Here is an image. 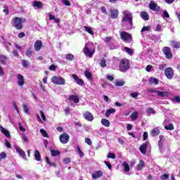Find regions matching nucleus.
Segmentation results:
<instances>
[{"label":"nucleus","instance_id":"31","mask_svg":"<svg viewBox=\"0 0 180 180\" xmlns=\"http://www.w3.org/2000/svg\"><path fill=\"white\" fill-rule=\"evenodd\" d=\"M146 113L148 116H151V115H155V110L153 108H148L146 109Z\"/></svg>","mask_w":180,"mask_h":180},{"label":"nucleus","instance_id":"20","mask_svg":"<svg viewBox=\"0 0 180 180\" xmlns=\"http://www.w3.org/2000/svg\"><path fill=\"white\" fill-rule=\"evenodd\" d=\"M103 176V172L101 170L96 171L94 174L91 175L93 179H98V178H101V176Z\"/></svg>","mask_w":180,"mask_h":180},{"label":"nucleus","instance_id":"44","mask_svg":"<svg viewBox=\"0 0 180 180\" xmlns=\"http://www.w3.org/2000/svg\"><path fill=\"white\" fill-rule=\"evenodd\" d=\"M22 65L24 68H27L29 67V62L26 60H22Z\"/></svg>","mask_w":180,"mask_h":180},{"label":"nucleus","instance_id":"56","mask_svg":"<svg viewBox=\"0 0 180 180\" xmlns=\"http://www.w3.org/2000/svg\"><path fill=\"white\" fill-rule=\"evenodd\" d=\"M22 140L24 143H29V139H27V136H26V134H22Z\"/></svg>","mask_w":180,"mask_h":180},{"label":"nucleus","instance_id":"55","mask_svg":"<svg viewBox=\"0 0 180 180\" xmlns=\"http://www.w3.org/2000/svg\"><path fill=\"white\" fill-rule=\"evenodd\" d=\"M39 113L44 122H46L47 120V118H46V115H44V112H43L41 110H39Z\"/></svg>","mask_w":180,"mask_h":180},{"label":"nucleus","instance_id":"57","mask_svg":"<svg viewBox=\"0 0 180 180\" xmlns=\"http://www.w3.org/2000/svg\"><path fill=\"white\" fill-rule=\"evenodd\" d=\"M116 86H123L124 85V82L119 81L115 83Z\"/></svg>","mask_w":180,"mask_h":180},{"label":"nucleus","instance_id":"60","mask_svg":"<svg viewBox=\"0 0 180 180\" xmlns=\"http://www.w3.org/2000/svg\"><path fill=\"white\" fill-rule=\"evenodd\" d=\"M168 178H169V174H165L161 176V179L162 180L168 179Z\"/></svg>","mask_w":180,"mask_h":180},{"label":"nucleus","instance_id":"61","mask_svg":"<svg viewBox=\"0 0 180 180\" xmlns=\"http://www.w3.org/2000/svg\"><path fill=\"white\" fill-rule=\"evenodd\" d=\"M64 164H70L71 162V158H66L63 160Z\"/></svg>","mask_w":180,"mask_h":180},{"label":"nucleus","instance_id":"49","mask_svg":"<svg viewBox=\"0 0 180 180\" xmlns=\"http://www.w3.org/2000/svg\"><path fill=\"white\" fill-rule=\"evenodd\" d=\"M62 2L63 5H65V6H71V2L68 0H62Z\"/></svg>","mask_w":180,"mask_h":180},{"label":"nucleus","instance_id":"45","mask_svg":"<svg viewBox=\"0 0 180 180\" xmlns=\"http://www.w3.org/2000/svg\"><path fill=\"white\" fill-rule=\"evenodd\" d=\"M22 108H23V110H24L25 113H27V115H29V113H30L29 112V107H27V105L23 104Z\"/></svg>","mask_w":180,"mask_h":180},{"label":"nucleus","instance_id":"5","mask_svg":"<svg viewBox=\"0 0 180 180\" xmlns=\"http://www.w3.org/2000/svg\"><path fill=\"white\" fill-rule=\"evenodd\" d=\"M162 51L165 56V57L167 59V60H172V51H171V48H169V46H164L162 49Z\"/></svg>","mask_w":180,"mask_h":180},{"label":"nucleus","instance_id":"27","mask_svg":"<svg viewBox=\"0 0 180 180\" xmlns=\"http://www.w3.org/2000/svg\"><path fill=\"white\" fill-rule=\"evenodd\" d=\"M141 17L143 20H148L150 19V16L148 15V13L146 11L141 12Z\"/></svg>","mask_w":180,"mask_h":180},{"label":"nucleus","instance_id":"59","mask_svg":"<svg viewBox=\"0 0 180 180\" xmlns=\"http://www.w3.org/2000/svg\"><path fill=\"white\" fill-rule=\"evenodd\" d=\"M19 129L20 131H26V128L22 127V123L19 122L18 123Z\"/></svg>","mask_w":180,"mask_h":180},{"label":"nucleus","instance_id":"13","mask_svg":"<svg viewBox=\"0 0 180 180\" xmlns=\"http://www.w3.org/2000/svg\"><path fill=\"white\" fill-rule=\"evenodd\" d=\"M72 77L76 81L77 85H80V86H84V80L82 79H79L78 76L75 74L72 75Z\"/></svg>","mask_w":180,"mask_h":180},{"label":"nucleus","instance_id":"48","mask_svg":"<svg viewBox=\"0 0 180 180\" xmlns=\"http://www.w3.org/2000/svg\"><path fill=\"white\" fill-rule=\"evenodd\" d=\"M162 16L163 19L165 18L167 19H168L169 18V14L168 13L167 11H163V15Z\"/></svg>","mask_w":180,"mask_h":180},{"label":"nucleus","instance_id":"7","mask_svg":"<svg viewBox=\"0 0 180 180\" xmlns=\"http://www.w3.org/2000/svg\"><path fill=\"white\" fill-rule=\"evenodd\" d=\"M83 53L86 57H89V58H92L94 53H95V50L91 51V49L88 46V44H86L84 48L83 49Z\"/></svg>","mask_w":180,"mask_h":180},{"label":"nucleus","instance_id":"10","mask_svg":"<svg viewBox=\"0 0 180 180\" xmlns=\"http://www.w3.org/2000/svg\"><path fill=\"white\" fill-rule=\"evenodd\" d=\"M165 75L168 79H172V78H174V70L172 68H165Z\"/></svg>","mask_w":180,"mask_h":180},{"label":"nucleus","instance_id":"58","mask_svg":"<svg viewBox=\"0 0 180 180\" xmlns=\"http://www.w3.org/2000/svg\"><path fill=\"white\" fill-rule=\"evenodd\" d=\"M4 158H6V153L3 152L0 153V161L1 160H4Z\"/></svg>","mask_w":180,"mask_h":180},{"label":"nucleus","instance_id":"40","mask_svg":"<svg viewBox=\"0 0 180 180\" xmlns=\"http://www.w3.org/2000/svg\"><path fill=\"white\" fill-rule=\"evenodd\" d=\"M165 130L172 131L174 129V124H169V125H166V126H165Z\"/></svg>","mask_w":180,"mask_h":180},{"label":"nucleus","instance_id":"35","mask_svg":"<svg viewBox=\"0 0 180 180\" xmlns=\"http://www.w3.org/2000/svg\"><path fill=\"white\" fill-rule=\"evenodd\" d=\"M84 30L85 32H87L89 34H91V36H94V31L92 30V27H88V26H84Z\"/></svg>","mask_w":180,"mask_h":180},{"label":"nucleus","instance_id":"51","mask_svg":"<svg viewBox=\"0 0 180 180\" xmlns=\"http://www.w3.org/2000/svg\"><path fill=\"white\" fill-rule=\"evenodd\" d=\"M107 157L108 158H112V160H115L116 158V155H115V153H109Z\"/></svg>","mask_w":180,"mask_h":180},{"label":"nucleus","instance_id":"43","mask_svg":"<svg viewBox=\"0 0 180 180\" xmlns=\"http://www.w3.org/2000/svg\"><path fill=\"white\" fill-rule=\"evenodd\" d=\"M100 65H101V67H102L103 68H105V67H106V59H105V58H103V59L100 61Z\"/></svg>","mask_w":180,"mask_h":180},{"label":"nucleus","instance_id":"62","mask_svg":"<svg viewBox=\"0 0 180 180\" xmlns=\"http://www.w3.org/2000/svg\"><path fill=\"white\" fill-rule=\"evenodd\" d=\"M104 164H105L109 169H112V165L109 162L104 161Z\"/></svg>","mask_w":180,"mask_h":180},{"label":"nucleus","instance_id":"32","mask_svg":"<svg viewBox=\"0 0 180 180\" xmlns=\"http://www.w3.org/2000/svg\"><path fill=\"white\" fill-rule=\"evenodd\" d=\"M45 161L48 165H50V167H57V165L55 162H50V158L49 157L45 158Z\"/></svg>","mask_w":180,"mask_h":180},{"label":"nucleus","instance_id":"14","mask_svg":"<svg viewBox=\"0 0 180 180\" xmlns=\"http://www.w3.org/2000/svg\"><path fill=\"white\" fill-rule=\"evenodd\" d=\"M15 151H16V153L20 154V157H22V158H23V160H26V153H25V150H22V148H20V147L16 146Z\"/></svg>","mask_w":180,"mask_h":180},{"label":"nucleus","instance_id":"16","mask_svg":"<svg viewBox=\"0 0 180 180\" xmlns=\"http://www.w3.org/2000/svg\"><path fill=\"white\" fill-rule=\"evenodd\" d=\"M35 51H40L43 47V43L40 40H37L34 44Z\"/></svg>","mask_w":180,"mask_h":180},{"label":"nucleus","instance_id":"21","mask_svg":"<svg viewBox=\"0 0 180 180\" xmlns=\"http://www.w3.org/2000/svg\"><path fill=\"white\" fill-rule=\"evenodd\" d=\"M158 96H160V98H164L165 96H169L171 95V93L169 91H157Z\"/></svg>","mask_w":180,"mask_h":180},{"label":"nucleus","instance_id":"17","mask_svg":"<svg viewBox=\"0 0 180 180\" xmlns=\"http://www.w3.org/2000/svg\"><path fill=\"white\" fill-rule=\"evenodd\" d=\"M110 18L111 19H116L119 16V10L117 9H110Z\"/></svg>","mask_w":180,"mask_h":180},{"label":"nucleus","instance_id":"24","mask_svg":"<svg viewBox=\"0 0 180 180\" xmlns=\"http://www.w3.org/2000/svg\"><path fill=\"white\" fill-rule=\"evenodd\" d=\"M160 134V129L158 127H155L150 131V134L152 137H157V136Z\"/></svg>","mask_w":180,"mask_h":180},{"label":"nucleus","instance_id":"38","mask_svg":"<svg viewBox=\"0 0 180 180\" xmlns=\"http://www.w3.org/2000/svg\"><path fill=\"white\" fill-rule=\"evenodd\" d=\"M65 58L66 60H68V61H72L75 58V57L72 53H68L65 56Z\"/></svg>","mask_w":180,"mask_h":180},{"label":"nucleus","instance_id":"28","mask_svg":"<svg viewBox=\"0 0 180 180\" xmlns=\"http://www.w3.org/2000/svg\"><path fill=\"white\" fill-rule=\"evenodd\" d=\"M101 124L105 126V127H109V126H110V122L107 119L103 118L101 119Z\"/></svg>","mask_w":180,"mask_h":180},{"label":"nucleus","instance_id":"3","mask_svg":"<svg viewBox=\"0 0 180 180\" xmlns=\"http://www.w3.org/2000/svg\"><path fill=\"white\" fill-rule=\"evenodd\" d=\"M51 82L55 85H65V79L61 76H53L51 77Z\"/></svg>","mask_w":180,"mask_h":180},{"label":"nucleus","instance_id":"8","mask_svg":"<svg viewBox=\"0 0 180 180\" xmlns=\"http://www.w3.org/2000/svg\"><path fill=\"white\" fill-rule=\"evenodd\" d=\"M59 140L62 144H67L70 141V135L65 132L60 135Z\"/></svg>","mask_w":180,"mask_h":180},{"label":"nucleus","instance_id":"19","mask_svg":"<svg viewBox=\"0 0 180 180\" xmlns=\"http://www.w3.org/2000/svg\"><path fill=\"white\" fill-rule=\"evenodd\" d=\"M18 84L19 86L25 85V77L22 75H18Z\"/></svg>","mask_w":180,"mask_h":180},{"label":"nucleus","instance_id":"37","mask_svg":"<svg viewBox=\"0 0 180 180\" xmlns=\"http://www.w3.org/2000/svg\"><path fill=\"white\" fill-rule=\"evenodd\" d=\"M137 117H139V112L134 111L131 115V119L132 120H137Z\"/></svg>","mask_w":180,"mask_h":180},{"label":"nucleus","instance_id":"9","mask_svg":"<svg viewBox=\"0 0 180 180\" xmlns=\"http://www.w3.org/2000/svg\"><path fill=\"white\" fill-rule=\"evenodd\" d=\"M148 146H150V141H146L139 147V151L141 153V154H143V155H146L147 154V148L148 147Z\"/></svg>","mask_w":180,"mask_h":180},{"label":"nucleus","instance_id":"64","mask_svg":"<svg viewBox=\"0 0 180 180\" xmlns=\"http://www.w3.org/2000/svg\"><path fill=\"white\" fill-rule=\"evenodd\" d=\"M131 96L132 97V98H134L135 99H137V96H139V94H137V93H131Z\"/></svg>","mask_w":180,"mask_h":180},{"label":"nucleus","instance_id":"22","mask_svg":"<svg viewBox=\"0 0 180 180\" xmlns=\"http://www.w3.org/2000/svg\"><path fill=\"white\" fill-rule=\"evenodd\" d=\"M84 76L86 77V78L87 79H89V81H90V82H92V81H94V77H93L92 73H91V72H89L88 70H85Z\"/></svg>","mask_w":180,"mask_h":180},{"label":"nucleus","instance_id":"41","mask_svg":"<svg viewBox=\"0 0 180 180\" xmlns=\"http://www.w3.org/2000/svg\"><path fill=\"white\" fill-rule=\"evenodd\" d=\"M151 29V26L148 25L146 27H143L141 30V32L143 33L144 32H150V30Z\"/></svg>","mask_w":180,"mask_h":180},{"label":"nucleus","instance_id":"34","mask_svg":"<svg viewBox=\"0 0 180 180\" xmlns=\"http://www.w3.org/2000/svg\"><path fill=\"white\" fill-rule=\"evenodd\" d=\"M51 154L52 157H57L58 155H60V150H56L54 149H51Z\"/></svg>","mask_w":180,"mask_h":180},{"label":"nucleus","instance_id":"36","mask_svg":"<svg viewBox=\"0 0 180 180\" xmlns=\"http://www.w3.org/2000/svg\"><path fill=\"white\" fill-rule=\"evenodd\" d=\"M122 165L124 167V171H125V172H129V171H130V166H129V163H127V162H124L122 163Z\"/></svg>","mask_w":180,"mask_h":180},{"label":"nucleus","instance_id":"39","mask_svg":"<svg viewBox=\"0 0 180 180\" xmlns=\"http://www.w3.org/2000/svg\"><path fill=\"white\" fill-rule=\"evenodd\" d=\"M124 50L129 54V56H133V49L129 48V47H124Z\"/></svg>","mask_w":180,"mask_h":180},{"label":"nucleus","instance_id":"46","mask_svg":"<svg viewBox=\"0 0 180 180\" xmlns=\"http://www.w3.org/2000/svg\"><path fill=\"white\" fill-rule=\"evenodd\" d=\"M84 141L88 146H92V141L89 137H86Z\"/></svg>","mask_w":180,"mask_h":180},{"label":"nucleus","instance_id":"47","mask_svg":"<svg viewBox=\"0 0 180 180\" xmlns=\"http://www.w3.org/2000/svg\"><path fill=\"white\" fill-rule=\"evenodd\" d=\"M150 82H152L153 84H155V85H158L159 84L158 79L155 78H150Z\"/></svg>","mask_w":180,"mask_h":180},{"label":"nucleus","instance_id":"63","mask_svg":"<svg viewBox=\"0 0 180 180\" xmlns=\"http://www.w3.org/2000/svg\"><path fill=\"white\" fill-rule=\"evenodd\" d=\"M143 137L144 141H146V140L148 139V133L146 131L143 132Z\"/></svg>","mask_w":180,"mask_h":180},{"label":"nucleus","instance_id":"2","mask_svg":"<svg viewBox=\"0 0 180 180\" xmlns=\"http://www.w3.org/2000/svg\"><path fill=\"white\" fill-rule=\"evenodd\" d=\"M119 68L121 72H126L130 70V60L124 58L120 61Z\"/></svg>","mask_w":180,"mask_h":180},{"label":"nucleus","instance_id":"53","mask_svg":"<svg viewBox=\"0 0 180 180\" xmlns=\"http://www.w3.org/2000/svg\"><path fill=\"white\" fill-rule=\"evenodd\" d=\"M77 151L78 154L81 158L84 157V154L82 153V150H81V148H79V146H77Z\"/></svg>","mask_w":180,"mask_h":180},{"label":"nucleus","instance_id":"4","mask_svg":"<svg viewBox=\"0 0 180 180\" xmlns=\"http://www.w3.org/2000/svg\"><path fill=\"white\" fill-rule=\"evenodd\" d=\"M120 36L123 41H127V43H131L133 41L131 34L129 32H122Z\"/></svg>","mask_w":180,"mask_h":180},{"label":"nucleus","instance_id":"23","mask_svg":"<svg viewBox=\"0 0 180 180\" xmlns=\"http://www.w3.org/2000/svg\"><path fill=\"white\" fill-rule=\"evenodd\" d=\"M0 131L7 137V139H9L11 137V134L9 133V131L6 130L4 127L0 126Z\"/></svg>","mask_w":180,"mask_h":180},{"label":"nucleus","instance_id":"26","mask_svg":"<svg viewBox=\"0 0 180 180\" xmlns=\"http://www.w3.org/2000/svg\"><path fill=\"white\" fill-rule=\"evenodd\" d=\"M144 167H146V163H144V161H143V160H139V164L136 167V169L138 171H141V169H143Z\"/></svg>","mask_w":180,"mask_h":180},{"label":"nucleus","instance_id":"18","mask_svg":"<svg viewBox=\"0 0 180 180\" xmlns=\"http://www.w3.org/2000/svg\"><path fill=\"white\" fill-rule=\"evenodd\" d=\"M33 8H37V9H43V2L38 1H34L32 3Z\"/></svg>","mask_w":180,"mask_h":180},{"label":"nucleus","instance_id":"29","mask_svg":"<svg viewBox=\"0 0 180 180\" xmlns=\"http://www.w3.org/2000/svg\"><path fill=\"white\" fill-rule=\"evenodd\" d=\"M112 113H116V109L115 108H110L105 112V117H109Z\"/></svg>","mask_w":180,"mask_h":180},{"label":"nucleus","instance_id":"12","mask_svg":"<svg viewBox=\"0 0 180 180\" xmlns=\"http://www.w3.org/2000/svg\"><path fill=\"white\" fill-rule=\"evenodd\" d=\"M82 116L85 120H87V122H92L94 120V115L89 111H86L82 114Z\"/></svg>","mask_w":180,"mask_h":180},{"label":"nucleus","instance_id":"11","mask_svg":"<svg viewBox=\"0 0 180 180\" xmlns=\"http://www.w3.org/2000/svg\"><path fill=\"white\" fill-rule=\"evenodd\" d=\"M149 8L151 9V11H153L154 12H160L161 10V8L160 6H158V4H155V1H151L149 4Z\"/></svg>","mask_w":180,"mask_h":180},{"label":"nucleus","instance_id":"6","mask_svg":"<svg viewBox=\"0 0 180 180\" xmlns=\"http://www.w3.org/2000/svg\"><path fill=\"white\" fill-rule=\"evenodd\" d=\"M122 22H128L130 26H133V15L131 13L125 11Z\"/></svg>","mask_w":180,"mask_h":180},{"label":"nucleus","instance_id":"42","mask_svg":"<svg viewBox=\"0 0 180 180\" xmlns=\"http://www.w3.org/2000/svg\"><path fill=\"white\" fill-rule=\"evenodd\" d=\"M40 133L44 137H46V139H49V134H47V131H46V130H44V129H41Z\"/></svg>","mask_w":180,"mask_h":180},{"label":"nucleus","instance_id":"25","mask_svg":"<svg viewBox=\"0 0 180 180\" xmlns=\"http://www.w3.org/2000/svg\"><path fill=\"white\" fill-rule=\"evenodd\" d=\"M6 61H8V57L5 55H0V63L3 65L6 64Z\"/></svg>","mask_w":180,"mask_h":180},{"label":"nucleus","instance_id":"54","mask_svg":"<svg viewBox=\"0 0 180 180\" xmlns=\"http://www.w3.org/2000/svg\"><path fill=\"white\" fill-rule=\"evenodd\" d=\"M32 54H33V51H32L30 48L27 49L25 56H32Z\"/></svg>","mask_w":180,"mask_h":180},{"label":"nucleus","instance_id":"33","mask_svg":"<svg viewBox=\"0 0 180 180\" xmlns=\"http://www.w3.org/2000/svg\"><path fill=\"white\" fill-rule=\"evenodd\" d=\"M171 44H172V47H173V49H179L180 48V42H178L176 41H172Z\"/></svg>","mask_w":180,"mask_h":180},{"label":"nucleus","instance_id":"1","mask_svg":"<svg viewBox=\"0 0 180 180\" xmlns=\"http://www.w3.org/2000/svg\"><path fill=\"white\" fill-rule=\"evenodd\" d=\"M26 22V19H22L19 17L13 18L12 25L16 30H22L23 29V22Z\"/></svg>","mask_w":180,"mask_h":180},{"label":"nucleus","instance_id":"15","mask_svg":"<svg viewBox=\"0 0 180 180\" xmlns=\"http://www.w3.org/2000/svg\"><path fill=\"white\" fill-rule=\"evenodd\" d=\"M68 101H72L74 103H79V96L77 94L70 95Z\"/></svg>","mask_w":180,"mask_h":180},{"label":"nucleus","instance_id":"50","mask_svg":"<svg viewBox=\"0 0 180 180\" xmlns=\"http://www.w3.org/2000/svg\"><path fill=\"white\" fill-rule=\"evenodd\" d=\"M172 102H176V103H180V96H176L172 99Z\"/></svg>","mask_w":180,"mask_h":180},{"label":"nucleus","instance_id":"30","mask_svg":"<svg viewBox=\"0 0 180 180\" xmlns=\"http://www.w3.org/2000/svg\"><path fill=\"white\" fill-rule=\"evenodd\" d=\"M34 158L36 161H41V155H40V152L37 150L34 152Z\"/></svg>","mask_w":180,"mask_h":180},{"label":"nucleus","instance_id":"52","mask_svg":"<svg viewBox=\"0 0 180 180\" xmlns=\"http://www.w3.org/2000/svg\"><path fill=\"white\" fill-rule=\"evenodd\" d=\"M165 67H167V63L159 65L160 71H164V70H165Z\"/></svg>","mask_w":180,"mask_h":180}]
</instances>
